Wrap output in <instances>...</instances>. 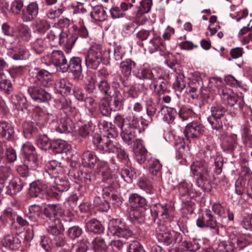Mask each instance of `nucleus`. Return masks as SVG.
<instances>
[{"label":"nucleus","mask_w":252,"mask_h":252,"mask_svg":"<svg viewBox=\"0 0 252 252\" xmlns=\"http://www.w3.org/2000/svg\"><path fill=\"white\" fill-rule=\"evenodd\" d=\"M29 194L32 197L39 196L47 200L58 198V193L53 191L52 188L48 189V185L43 181H37L31 183Z\"/></svg>","instance_id":"obj_1"},{"label":"nucleus","mask_w":252,"mask_h":252,"mask_svg":"<svg viewBox=\"0 0 252 252\" xmlns=\"http://www.w3.org/2000/svg\"><path fill=\"white\" fill-rule=\"evenodd\" d=\"M43 62L47 65H54L57 69L62 72H67V61L61 50H53L50 55L43 57Z\"/></svg>","instance_id":"obj_2"},{"label":"nucleus","mask_w":252,"mask_h":252,"mask_svg":"<svg viewBox=\"0 0 252 252\" xmlns=\"http://www.w3.org/2000/svg\"><path fill=\"white\" fill-rule=\"evenodd\" d=\"M211 115L208 117V121L213 129L219 130L222 128V118L226 111L222 105L214 104L210 108Z\"/></svg>","instance_id":"obj_3"},{"label":"nucleus","mask_w":252,"mask_h":252,"mask_svg":"<svg viewBox=\"0 0 252 252\" xmlns=\"http://www.w3.org/2000/svg\"><path fill=\"white\" fill-rule=\"evenodd\" d=\"M102 47L99 44L92 45L85 57L86 66L96 69L102 61Z\"/></svg>","instance_id":"obj_4"},{"label":"nucleus","mask_w":252,"mask_h":252,"mask_svg":"<svg viewBox=\"0 0 252 252\" xmlns=\"http://www.w3.org/2000/svg\"><path fill=\"white\" fill-rule=\"evenodd\" d=\"M139 126L138 121L133 119L131 120H127V122L122 125L121 135L123 141L128 145L134 141L136 130L139 131Z\"/></svg>","instance_id":"obj_5"},{"label":"nucleus","mask_w":252,"mask_h":252,"mask_svg":"<svg viewBox=\"0 0 252 252\" xmlns=\"http://www.w3.org/2000/svg\"><path fill=\"white\" fill-rule=\"evenodd\" d=\"M110 233L116 236L128 238L132 235V232L126 223L119 219H112L108 225Z\"/></svg>","instance_id":"obj_6"},{"label":"nucleus","mask_w":252,"mask_h":252,"mask_svg":"<svg viewBox=\"0 0 252 252\" xmlns=\"http://www.w3.org/2000/svg\"><path fill=\"white\" fill-rule=\"evenodd\" d=\"M78 35L76 29L72 27L67 31H63L59 35V43L64 47L65 51L69 53L73 47Z\"/></svg>","instance_id":"obj_7"},{"label":"nucleus","mask_w":252,"mask_h":252,"mask_svg":"<svg viewBox=\"0 0 252 252\" xmlns=\"http://www.w3.org/2000/svg\"><path fill=\"white\" fill-rule=\"evenodd\" d=\"M102 150L99 152L102 154L106 153H116L117 158L122 161L126 162L128 159V155L125 151L122 149L121 145L118 143H113L112 141L110 142V140L107 139L104 140L103 143H102Z\"/></svg>","instance_id":"obj_8"},{"label":"nucleus","mask_w":252,"mask_h":252,"mask_svg":"<svg viewBox=\"0 0 252 252\" xmlns=\"http://www.w3.org/2000/svg\"><path fill=\"white\" fill-rule=\"evenodd\" d=\"M219 94L225 103L230 106H235L236 109L241 110L244 105L242 98L232 93L230 90L227 88L219 90Z\"/></svg>","instance_id":"obj_9"},{"label":"nucleus","mask_w":252,"mask_h":252,"mask_svg":"<svg viewBox=\"0 0 252 252\" xmlns=\"http://www.w3.org/2000/svg\"><path fill=\"white\" fill-rule=\"evenodd\" d=\"M43 87L33 82V84L28 88V93L34 101L38 103L45 102L51 99V94L46 92Z\"/></svg>","instance_id":"obj_10"},{"label":"nucleus","mask_w":252,"mask_h":252,"mask_svg":"<svg viewBox=\"0 0 252 252\" xmlns=\"http://www.w3.org/2000/svg\"><path fill=\"white\" fill-rule=\"evenodd\" d=\"M105 131L107 132L106 134L102 136H100L99 135H94L93 136V142L94 145L99 152L102 150L101 148L103 146L102 143H103L104 140H106L108 139L110 140L111 142L112 141L113 143H118L115 140V138L118 135V131L115 127H110L109 129H106Z\"/></svg>","instance_id":"obj_11"},{"label":"nucleus","mask_w":252,"mask_h":252,"mask_svg":"<svg viewBox=\"0 0 252 252\" xmlns=\"http://www.w3.org/2000/svg\"><path fill=\"white\" fill-rule=\"evenodd\" d=\"M204 131L205 128L201 124L197 121H193L186 126L184 134L187 139H194L203 135Z\"/></svg>","instance_id":"obj_12"},{"label":"nucleus","mask_w":252,"mask_h":252,"mask_svg":"<svg viewBox=\"0 0 252 252\" xmlns=\"http://www.w3.org/2000/svg\"><path fill=\"white\" fill-rule=\"evenodd\" d=\"M196 224L199 227H207L211 229H215L217 231H218V227L220 225L217 223L211 211L208 209H206L202 216L197 220Z\"/></svg>","instance_id":"obj_13"},{"label":"nucleus","mask_w":252,"mask_h":252,"mask_svg":"<svg viewBox=\"0 0 252 252\" xmlns=\"http://www.w3.org/2000/svg\"><path fill=\"white\" fill-rule=\"evenodd\" d=\"M39 6L37 2H30L23 10L21 18L25 22L33 21L38 15Z\"/></svg>","instance_id":"obj_14"},{"label":"nucleus","mask_w":252,"mask_h":252,"mask_svg":"<svg viewBox=\"0 0 252 252\" xmlns=\"http://www.w3.org/2000/svg\"><path fill=\"white\" fill-rule=\"evenodd\" d=\"M156 231L159 241L163 242L166 245H169L172 243L173 234L167 229L164 224H158L156 228Z\"/></svg>","instance_id":"obj_15"},{"label":"nucleus","mask_w":252,"mask_h":252,"mask_svg":"<svg viewBox=\"0 0 252 252\" xmlns=\"http://www.w3.org/2000/svg\"><path fill=\"white\" fill-rule=\"evenodd\" d=\"M7 55L16 61L26 60L30 57L29 52L24 47H13L10 48Z\"/></svg>","instance_id":"obj_16"},{"label":"nucleus","mask_w":252,"mask_h":252,"mask_svg":"<svg viewBox=\"0 0 252 252\" xmlns=\"http://www.w3.org/2000/svg\"><path fill=\"white\" fill-rule=\"evenodd\" d=\"M34 70L36 75L33 82L43 87H49L52 85V80L49 77L50 73L48 71L37 68H35Z\"/></svg>","instance_id":"obj_17"},{"label":"nucleus","mask_w":252,"mask_h":252,"mask_svg":"<svg viewBox=\"0 0 252 252\" xmlns=\"http://www.w3.org/2000/svg\"><path fill=\"white\" fill-rule=\"evenodd\" d=\"M69 70L75 78H79L82 72V59L80 57H73L67 64V71Z\"/></svg>","instance_id":"obj_18"},{"label":"nucleus","mask_w":252,"mask_h":252,"mask_svg":"<svg viewBox=\"0 0 252 252\" xmlns=\"http://www.w3.org/2000/svg\"><path fill=\"white\" fill-rule=\"evenodd\" d=\"M190 169L193 174L197 176H208L210 171L208 163L202 161L193 162L190 166Z\"/></svg>","instance_id":"obj_19"},{"label":"nucleus","mask_w":252,"mask_h":252,"mask_svg":"<svg viewBox=\"0 0 252 252\" xmlns=\"http://www.w3.org/2000/svg\"><path fill=\"white\" fill-rule=\"evenodd\" d=\"M223 147L224 150L229 153H232L236 150L240 151L238 145L237 136L236 134L226 136L223 142Z\"/></svg>","instance_id":"obj_20"},{"label":"nucleus","mask_w":252,"mask_h":252,"mask_svg":"<svg viewBox=\"0 0 252 252\" xmlns=\"http://www.w3.org/2000/svg\"><path fill=\"white\" fill-rule=\"evenodd\" d=\"M136 66V63L130 59H127L122 61L120 64V69L122 75L125 77H129L132 71L134 73V69Z\"/></svg>","instance_id":"obj_21"},{"label":"nucleus","mask_w":252,"mask_h":252,"mask_svg":"<svg viewBox=\"0 0 252 252\" xmlns=\"http://www.w3.org/2000/svg\"><path fill=\"white\" fill-rule=\"evenodd\" d=\"M45 170L52 178L58 177L59 175H62L63 173V169L56 160L48 161L45 165Z\"/></svg>","instance_id":"obj_22"},{"label":"nucleus","mask_w":252,"mask_h":252,"mask_svg":"<svg viewBox=\"0 0 252 252\" xmlns=\"http://www.w3.org/2000/svg\"><path fill=\"white\" fill-rule=\"evenodd\" d=\"M148 49L151 53H153L158 50L161 52V54H163L165 50V46L162 43L161 37L155 36L150 40Z\"/></svg>","instance_id":"obj_23"},{"label":"nucleus","mask_w":252,"mask_h":252,"mask_svg":"<svg viewBox=\"0 0 252 252\" xmlns=\"http://www.w3.org/2000/svg\"><path fill=\"white\" fill-rule=\"evenodd\" d=\"M82 164L84 167H94L98 159L95 153L91 151H85L82 156Z\"/></svg>","instance_id":"obj_24"},{"label":"nucleus","mask_w":252,"mask_h":252,"mask_svg":"<svg viewBox=\"0 0 252 252\" xmlns=\"http://www.w3.org/2000/svg\"><path fill=\"white\" fill-rule=\"evenodd\" d=\"M50 27L49 22L43 19L36 20L32 25L33 32L39 34H44Z\"/></svg>","instance_id":"obj_25"},{"label":"nucleus","mask_w":252,"mask_h":252,"mask_svg":"<svg viewBox=\"0 0 252 252\" xmlns=\"http://www.w3.org/2000/svg\"><path fill=\"white\" fill-rule=\"evenodd\" d=\"M3 246L11 249H17L21 245V241L18 236L15 234L7 235L2 240Z\"/></svg>","instance_id":"obj_26"},{"label":"nucleus","mask_w":252,"mask_h":252,"mask_svg":"<svg viewBox=\"0 0 252 252\" xmlns=\"http://www.w3.org/2000/svg\"><path fill=\"white\" fill-rule=\"evenodd\" d=\"M152 84L154 88L155 93L159 96L163 94L166 91V84L164 82V78L161 74L154 76Z\"/></svg>","instance_id":"obj_27"},{"label":"nucleus","mask_w":252,"mask_h":252,"mask_svg":"<svg viewBox=\"0 0 252 252\" xmlns=\"http://www.w3.org/2000/svg\"><path fill=\"white\" fill-rule=\"evenodd\" d=\"M14 133L13 127L5 121H0V135L7 140H11Z\"/></svg>","instance_id":"obj_28"},{"label":"nucleus","mask_w":252,"mask_h":252,"mask_svg":"<svg viewBox=\"0 0 252 252\" xmlns=\"http://www.w3.org/2000/svg\"><path fill=\"white\" fill-rule=\"evenodd\" d=\"M157 73V70L154 69L150 70L145 67H140L136 71H134L136 77L139 79H151L153 80L154 76H156Z\"/></svg>","instance_id":"obj_29"},{"label":"nucleus","mask_w":252,"mask_h":252,"mask_svg":"<svg viewBox=\"0 0 252 252\" xmlns=\"http://www.w3.org/2000/svg\"><path fill=\"white\" fill-rule=\"evenodd\" d=\"M71 148L70 145L64 141L58 140L52 141L51 148L53 152L56 153H66Z\"/></svg>","instance_id":"obj_30"},{"label":"nucleus","mask_w":252,"mask_h":252,"mask_svg":"<svg viewBox=\"0 0 252 252\" xmlns=\"http://www.w3.org/2000/svg\"><path fill=\"white\" fill-rule=\"evenodd\" d=\"M91 16L96 21H104L107 17L106 12L101 5L94 6L91 12Z\"/></svg>","instance_id":"obj_31"},{"label":"nucleus","mask_w":252,"mask_h":252,"mask_svg":"<svg viewBox=\"0 0 252 252\" xmlns=\"http://www.w3.org/2000/svg\"><path fill=\"white\" fill-rule=\"evenodd\" d=\"M23 187V184L21 183L20 180H11L7 186L4 190L5 192L9 195L14 194L20 191Z\"/></svg>","instance_id":"obj_32"},{"label":"nucleus","mask_w":252,"mask_h":252,"mask_svg":"<svg viewBox=\"0 0 252 252\" xmlns=\"http://www.w3.org/2000/svg\"><path fill=\"white\" fill-rule=\"evenodd\" d=\"M55 186L51 187L50 188L53 189V191H57L58 193V199L60 197V193L63 191L67 190L69 189V183L65 180H62L60 178V176L54 178Z\"/></svg>","instance_id":"obj_33"},{"label":"nucleus","mask_w":252,"mask_h":252,"mask_svg":"<svg viewBox=\"0 0 252 252\" xmlns=\"http://www.w3.org/2000/svg\"><path fill=\"white\" fill-rule=\"evenodd\" d=\"M57 205L52 204L48 205L44 208V219L46 220L47 223L50 221H54L55 220H60L56 217L57 215Z\"/></svg>","instance_id":"obj_34"},{"label":"nucleus","mask_w":252,"mask_h":252,"mask_svg":"<svg viewBox=\"0 0 252 252\" xmlns=\"http://www.w3.org/2000/svg\"><path fill=\"white\" fill-rule=\"evenodd\" d=\"M48 224L47 231L53 237L63 233V225L60 220H55L54 221H50Z\"/></svg>","instance_id":"obj_35"},{"label":"nucleus","mask_w":252,"mask_h":252,"mask_svg":"<svg viewBox=\"0 0 252 252\" xmlns=\"http://www.w3.org/2000/svg\"><path fill=\"white\" fill-rule=\"evenodd\" d=\"M129 201L132 207L141 208V210L146 204L145 199L137 193L131 194L129 197Z\"/></svg>","instance_id":"obj_36"},{"label":"nucleus","mask_w":252,"mask_h":252,"mask_svg":"<svg viewBox=\"0 0 252 252\" xmlns=\"http://www.w3.org/2000/svg\"><path fill=\"white\" fill-rule=\"evenodd\" d=\"M120 177L117 175L115 181L119 182L121 180H123L127 183H130L132 182L135 177V174L132 171H129L127 169H122L120 173H119Z\"/></svg>","instance_id":"obj_37"},{"label":"nucleus","mask_w":252,"mask_h":252,"mask_svg":"<svg viewBox=\"0 0 252 252\" xmlns=\"http://www.w3.org/2000/svg\"><path fill=\"white\" fill-rule=\"evenodd\" d=\"M94 252H107V246L104 240L100 237L95 238L92 241Z\"/></svg>","instance_id":"obj_38"},{"label":"nucleus","mask_w":252,"mask_h":252,"mask_svg":"<svg viewBox=\"0 0 252 252\" xmlns=\"http://www.w3.org/2000/svg\"><path fill=\"white\" fill-rule=\"evenodd\" d=\"M41 212V207L39 205L33 204L29 207V212L27 216L32 221H37Z\"/></svg>","instance_id":"obj_39"},{"label":"nucleus","mask_w":252,"mask_h":252,"mask_svg":"<svg viewBox=\"0 0 252 252\" xmlns=\"http://www.w3.org/2000/svg\"><path fill=\"white\" fill-rule=\"evenodd\" d=\"M94 206L98 210L102 212H106L109 209V203L104 199V197L95 196L94 200Z\"/></svg>","instance_id":"obj_40"},{"label":"nucleus","mask_w":252,"mask_h":252,"mask_svg":"<svg viewBox=\"0 0 252 252\" xmlns=\"http://www.w3.org/2000/svg\"><path fill=\"white\" fill-rule=\"evenodd\" d=\"M24 163L31 169L35 170L38 165L37 156L34 153H30L24 156Z\"/></svg>","instance_id":"obj_41"},{"label":"nucleus","mask_w":252,"mask_h":252,"mask_svg":"<svg viewBox=\"0 0 252 252\" xmlns=\"http://www.w3.org/2000/svg\"><path fill=\"white\" fill-rule=\"evenodd\" d=\"M158 212L163 219H168L173 211V205L171 203L158 204Z\"/></svg>","instance_id":"obj_42"},{"label":"nucleus","mask_w":252,"mask_h":252,"mask_svg":"<svg viewBox=\"0 0 252 252\" xmlns=\"http://www.w3.org/2000/svg\"><path fill=\"white\" fill-rule=\"evenodd\" d=\"M64 11V8L62 6L51 8L46 11L45 17L50 20H55L60 17Z\"/></svg>","instance_id":"obj_43"},{"label":"nucleus","mask_w":252,"mask_h":252,"mask_svg":"<svg viewBox=\"0 0 252 252\" xmlns=\"http://www.w3.org/2000/svg\"><path fill=\"white\" fill-rule=\"evenodd\" d=\"M136 160L140 164L143 163L147 159V151L142 145L134 149Z\"/></svg>","instance_id":"obj_44"},{"label":"nucleus","mask_w":252,"mask_h":252,"mask_svg":"<svg viewBox=\"0 0 252 252\" xmlns=\"http://www.w3.org/2000/svg\"><path fill=\"white\" fill-rule=\"evenodd\" d=\"M87 229L89 231L94 233H99L102 231V227L100 222L95 219L89 220L86 224Z\"/></svg>","instance_id":"obj_45"},{"label":"nucleus","mask_w":252,"mask_h":252,"mask_svg":"<svg viewBox=\"0 0 252 252\" xmlns=\"http://www.w3.org/2000/svg\"><path fill=\"white\" fill-rule=\"evenodd\" d=\"M146 107L147 114L149 117L147 121L149 123H151L157 112V105L151 99H150L146 100Z\"/></svg>","instance_id":"obj_46"},{"label":"nucleus","mask_w":252,"mask_h":252,"mask_svg":"<svg viewBox=\"0 0 252 252\" xmlns=\"http://www.w3.org/2000/svg\"><path fill=\"white\" fill-rule=\"evenodd\" d=\"M96 77L94 75H89L86 78V90L89 94L94 93L96 91Z\"/></svg>","instance_id":"obj_47"},{"label":"nucleus","mask_w":252,"mask_h":252,"mask_svg":"<svg viewBox=\"0 0 252 252\" xmlns=\"http://www.w3.org/2000/svg\"><path fill=\"white\" fill-rule=\"evenodd\" d=\"M71 84L65 79H61L56 83V86L60 89V92L61 94H70L71 90Z\"/></svg>","instance_id":"obj_48"},{"label":"nucleus","mask_w":252,"mask_h":252,"mask_svg":"<svg viewBox=\"0 0 252 252\" xmlns=\"http://www.w3.org/2000/svg\"><path fill=\"white\" fill-rule=\"evenodd\" d=\"M23 131L24 136L30 139L35 133L36 128L34 127L32 122H25L23 124Z\"/></svg>","instance_id":"obj_49"},{"label":"nucleus","mask_w":252,"mask_h":252,"mask_svg":"<svg viewBox=\"0 0 252 252\" xmlns=\"http://www.w3.org/2000/svg\"><path fill=\"white\" fill-rule=\"evenodd\" d=\"M36 143L37 146L43 150H47L51 148L52 141H50L45 135H39L36 140Z\"/></svg>","instance_id":"obj_50"},{"label":"nucleus","mask_w":252,"mask_h":252,"mask_svg":"<svg viewBox=\"0 0 252 252\" xmlns=\"http://www.w3.org/2000/svg\"><path fill=\"white\" fill-rule=\"evenodd\" d=\"M186 87V83L185 76L182 74H178L176 76V79L173 84V88L176 91L181 93Z\"/></svg>","instance_id":"obj_51"},{"label":"nucleus","mask_w":252,"mask_h":252,"mask_svg":"<svg viewBox=\"0 0 252 252\" xmlns=\"http://www.w3.org/2000/svg\"><path fill=\"white\" fill-rule=\"evenodd\" d=\"M181 246L187 251L194 252L200 249V246L196 240L193 239L189 241H183Z\"/></svg>","instance_id":"obj_52"},{"label":"nucleus","mask_w":252,"mask_h":252,"mask_svg":"<svg viewBox=\"0 0 252 252\" xmlns=\"http://www.w3.org/2000/svg\"><path fill=\"white\" fill-rule=\"evenodd\" d=\"M18 34L23 40L29 41L31 37L30 29L28 26L24 24H20L18 27Z\"/></svg>","instance_id":"obj_53"},{"label":"nucleus","mask_w":252,"mask_h":252,"mask_svg":"<svg viewBox=\"0 0 252 252\" xmlns=\"http://www.w3.org/2000/svg\"><path fill=\"white\" fill-rule=\"evenodd\" d=\"M140 208H135L129 213L130 220L134 222L142 223L144 221V214L140 212Z\"/></svg>","instance_id":"obj_54"},{"label":"nucleus","mask_w":252,"mask_h":252,"mask_svg":"<svg viewBox=\"0 0 252 252\" xmlns=\"http://www.w3.org/2000/svg\"><path fill=\"white\" fill-rule=\"evenodd\" d=\"M47 46L45 39L43 38H37L33 43L32 47L35 52L40 54L43 52Z\"/></svg>","instance_id":"obj_55"},{"label":"nucleus","mask_w":252,"mask_h":252,"mask_svg":"<svg viewBox=\"0 0 252 252\" xmlns=\"http://www.w3.org/2000/svg\"><path fill=\"white\" fill-rule=\"evenodd\" d=\"M69 122L68 120H65V119H61L58 126L56 127L57 131L61 133L71 132L73 128L72 126L69 124Z\"/></svg>","instance_id":"obj_56"},{"label":"nucleus","mask_w":252,"mask_h":252,"mask_svg":"<svg viewBox=\"0 0 252 252\" xmlns=\"http://www.w3.org/2000/svg\"><path fill=\"white\" fill-rule=\"evenodd\" d=\"M52 243L57 247H62L63 249L66 248L68 244L63 233L57 236H54L52 239Z\"/></svg>","instance_id":"obj_57"},{"label":"nucleus","mask_w":252,"mask_h":252,"mask_svg":"<svg viewBox=\"0 0 252 252\" xmlns=\"http://www.w3.org/2000/svg\"><path fill=\"white\" fill-rule=\"evenodd\" d=\"M149 170L150 173L154 175L160 174L161 169V165L159 161L156 159H151L149 161Z\"/></svg>","instance_id":"obj_58"},{"label":"nucleus","mask_w":252,"mask_h":252,"mask_svg":"<svg viewBox=\"0 0 252 252\" xmlns=\"http://www.w3.org/2000/svg\"><path fill=\"white\" fill-rule=\"evenodd\" d=\"M87 250V245L83 242H80L73 245L70 251L63 249L59 252H86Z\"/></svg>","instance_id":"obj_59"},{"label":"nucleus","mask_w":252,"mask_h":252,"mask_svg":"<svg viewBox=\"0 0 252 252\" xmlns=\"http://www.w3.org/2000/svg\"><path fill=\"white\" fill-rule=\"evenodd\" d=\"M137 185L140 189L148 194H152L155 192V189L152 185L144 179H140Z\"/></svg>","instance_id":"obj_60"},{"label":"nucleus","mask_w":252,"mask_h":252,"mask_svg":"<svg viewBox=\"0 0 252 252\" xmlns=\"http://www.w3.org/2000/svg\"><path fill=\"white\" fill-rule=\"evenodd\" d=\"M164 112L163 120L168 124L172 123L175 119V110L171 108H163Z\"/></svg>","instance_id":"obj_61"},{"label":"nucleus","mask_w":252,"mask_h":252,"mask_svg":"<svg viewBox=\"0 0 252 252\" xmlns=\"http://www.w3.org/2000/svg\"><path fill=\"white\" fill-rule=\"evenodd\" d=\"M199 87V83H193V82H190L189 87L187 88L186 92L192 98H196L198 96V89Z\"/></svg>","instance_id":"obj_62"},{"label":"nucleus","mask_w":252,"mask_h":252,"mask_svg":"<svg viewBox=\"0 0 252 252\" xmlns=\"http://www.w3.org/2000/svg\"><path fill=\"white\" fill-rule=\"evenodd\" d=\"M93 126V124L91 122H88V124H84L79 128V134L82 137H87L92 131Z\"/></svg>","instance_id":"obj_63"},{"label":"nucleus","mask_w":252,"mask_h":252,"mask_svg":"<svg viewBox=\"0 0 252 252\" xmlns=\"http://www.w3.org/2000/svg\"><path fill=\"white\" fill-rule=\"evenodd\" d=\"M241 225L244 229L252 231V214L244 217L241 221Z\"/></svg>","instance_id":"obj_64"}]
</instances>
